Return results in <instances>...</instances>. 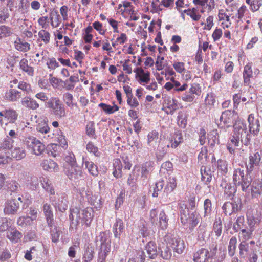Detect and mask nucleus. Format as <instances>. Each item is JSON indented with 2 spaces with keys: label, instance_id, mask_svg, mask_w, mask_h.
I'll use <instances>...</instances> for the list:
<instances>
[{
  "label": "nucleus",
  "instance_id": "1",
  "mask_svg": "<svg viewBox=\"0 0 262 262\" xmlns=\"http://www.w3.org/2000/svg\"><path fill=\"white\" fill-rule=\"evenodd\" d=\"M95 242L100 243L98 249L97 262H105L106 258L111 249L110 233L106 231L101 232L99 235L96 236Z\"/></svg>",
  "mask_w": 262,
  "mask_h": 262
},
{
  "label": "nucleus",
  "instance_id": "2",
  "mask_svg": "<svg viewBox=\"0 0 262 262\" xmlns=\"http://www.w3.org/2000/svg\"><path fill=\"white\" fill-rule=\"evenodd\" d=\"M180 219L184 226H188L190 229H193L198 224V215L193 212L189 213V208L184 202L179 203Z\"/></svg>",
  "mask_w": 262,
  "mask_h": 262
},
{
  "label": "nucleus",
  "instance_id": "3",
  "mask_svg": "<svg viewBox=\"0 0 262 262\" xmlns=\"http://www.w3.org/2000/svg\"><path fill=\"white\" fill-rule=\"evenodd\" d=\"M252 173L248 172L246 170V174H245L244 169L237 168L234 170L233 174V182L235 186H241L243 191L245 192L250 185L252 181L251 176Z\"/></svg>",
  "mask_w": 262,
  "mask_h": 262
},
{
  "label": "nucleus",
  "instance_id": "4",
  "mask_svg": "<svg viewBox=\"0 0 262 262\" xmlns=\"http://www.w3.org/2000/svg\"><path fill=\"white\" fill-rule=\"evenodd\" d=\"M234 136L239 139L241 142L247 146L250 143L251 135L247 130L245 124L241 122H236L233 125Z\"/></svg>",
  "mask_w": 262,
  "mask_h": 262
},
{
  "label": "nucleus",
  "instance_id": "5",
  "mask_svg": "<svg viewBox=\"0 0 262 262\" xmlns=\"http://www.w3.org/2000/svg\"><path fill=\"white\" fill-rule=\"evenodd\" d=\"M50 202L56 210L64 212L68 207V195L65 192H57L49 197Z\"/></svg>",
  "mask_w": 262,
  "mask_h": 262
},
{
  "label": "nucleus",
  "instance_id": "6",
  "mask_svg": "<svg viewBox=\"0 0 262 262\" xmlns=\"http://www.w3.org/2000/svg\"><path fill=\"white\" fill-rule=\"evenodd\" d=\"M217 250V245L212 247L210 251L204 248L199 249L193 254L194 262H208L215 256Z\"/></svg>",
  "mask_w": 262,
  "mask_h": 262
},
{
  "label": "nucleus",
  "instance_id": "7",
  "mask_svg": "<svg viewBox=\"0 0 262 262\" xmlns=\"http://www.w3.org/2000/svg\"><path fill=\"white\" fill-rule=\"evenodd\" d=\"M149 220L153 225H158L161 229L165 230L168 226V218L164 210H162L159 215L156 209L150 210Z\"/></svg>",
  "mask_w": 262,
  "mask_h": 262
},
{
  "label": "nucleus",
  "instance_id": "8",
  "mask_svg": "<svg viewBox=\"0 0 262 262\" xmlns=\"http://www.w3.org/2000/svg\"><path fill=\"white\" fill-rule=\"evenodd\" d=\"M47 104L52 113L57 118H62L66 116L64 105L58 98L51 97Z\"/></svg>",
  "mask_w": 262,
  "mask_h": 262
},
{
  "label": "nucleus",
  "instance_id": "9",
  "mask_svg": "<svg viewBox=\"0 0 262 262\" xmlns=\"http://www.w3.org/2000/svg\"><path fill=\"white\" fill-rule=\"evenodd\" d=\"M262 163V151L260 149H255L254 151H251L248 161L246 164V169L248 172L252 173L256 168L260 166Z\"/></svg>",
  "mask_w": 262,
  "mask_h": 262
},
{
  "label": "nucleus",
  "instance_id": "10",
  "mask_svg": "<svg viewBox=\"0 0 262 262\" xmlns=\"http://www.w3.org/2000/svg\"><path fill=\"white\" fill-rule=\"evenodd\" d=\"M164 240L169 244L173 252L179 255L184 253L185 249L184 241L180 238L167 234L164 237Z\"/></svg>",
  "mask_w": 262,
  "mask_h": 262
},
{
  "label": "nucleus",
  "instance_id": "11",
  "mask_svg": "<svg viewBox=\"0 0 262 262\" xmlns=\"http://www.w3.org/2000/svg\"><path fill=\"white\" fill-rule=\"evenodd\" d=\"M64 171L68 178L74 181L79 180L82 174L81 167L77 165L74 159L71 161L70 164H67L65 166Z\"/></svg>",
  "mask_w": 262,
  "mask_h": 262
},
{
  "label": "nucleus",
  "instance_id": "12",
  "mask_svg": "<svg viewBox=\"0 0 262 262\" xmlns=\"http://www.w3.org/2000/svg\"><path fill=\"white\" fill-rule=\"evenodd\" d=\"M15 199H10L6 201L4 205V212L5 214H15L17 212L20 204Z\"/></svg>",
  "mask_w": 262,
  "mask_h": 262
},
{
  "label": "nucleus",
  "instance_id": "13",
  "mask_svg": "<svg viewBox=\"0 0 262 262\" xmlns=\"http://www.w3.org/2000/svg\"><path fill=\"white\" fill-rule=\"evenodd\" d=\"M0 116L4 117V124L7 125L8 123H14L17 119L18 114L13 109H7L0 112Z\"/></svg>",
  "mask_w": 262,
  "mask_h": 262
},
{
  "label": "nucleus",
  "instance_id": "14",
  "mask_svg": "<svg viewBox=\"0 0 262 262\" xmlns=\"http://www.w3.org/2000/svg\"><path fill=\"white\" fill-rule=\"evenodd\" d=\"M43 212L46 218V220L49 227L54 226V215L51 205L46 203L43 204L42 207Z\"/></svg>",
  "mask_w": 262,
  "mask_h": 262
},
{
  "label": "nucleus",
  "instance_id": "15",
  "mask_svg": "<svg viewBox=\"0 0 262 262\" xmlns=\"http://www.w3.org/2000/svg\"><path fill=\"white\" fill-rule=\"evenodd\" d=\"M248 121L249 125V133L257 135L260 130V122L258 118H254L253 114L249 115Z\"/></svg>",
  "mask_w": 262,
  "mask_h": 262
},
{
  "label": "nucleus",
  "instance_id": "16",
  "mask_svg": "<svg viewBox=\"0 0 262 262\" xmlns=\"http://www.w3.org/2000/svg\"><path fill=\"white\" fill-rule=\"evenodd\" d=\"M95 247L92 244H88L85 247L84 252L83 255V260L84 262H90L94 258Z\"/></svg>",
  "mask_w": 262,
  "mask_h": 262
},
{
  "label": "nucleus",
  "instance_id": "17",
  "mask_svg": "<svg viewBox=\"0 0 262 262\" xmlns=\"http://www.w3.org/2000/svg\"><path fill=\"white\" fill-rule=\"evenodd\" d=\"M49 19L53 28L58 27L61 22V18L57 10L53 9L49 13Z\"/></svg>",
  "mask_w": 262,
  "mask_h": 262
},
{
  "label": "nucleus",
  "instance_id": "18",
  "mask_svg": "<svg viewBox=\"0 0 262 262\" xmlns=\"http://www.w3.org/2000/svg\"><path fill=\"white\" fill-rule=\"evenodd\" d=\"M220 121L229 126L234 121L233 112L229 110L223 112L220 118Z\"/></svg>",
  "mask_w": 262,
  "mask_h": 262
},
{
  "label": "nucleus",
  "instance_id": "19",
  "mask_svg": "<svg viewBox=\"0 0 262 262\" xmlns=\"http://www.w3.org/2000/svg\"><path fill=\"white\" fill-rule=\"evenodd\" d=\"M146 250L148 257L150 259H155L158 255L157 246L152 241L148 242L146 246Z\"/></svg>",
  "mask_w": 262,
  "mask_h": 262
},
{
  "label": "nucleus",
  "instance_id": "20",
  "mask_svg": "<svg viewBox=\"0 0 262 262\" xmlns=\"http://www.w3.org/2000/svg\"><path fill=\"white\" fill-rule=\"evenodd\" d=\"M220 186L224 188V194L227 196H233L236 192V186H232L231 183H227L226 181H222Z\"/></svg>",
  "mask_w": 262,
  "mask_h": 262
},
{
  "label": "nucleus",
  "instance_id": "21",
  "mask_svg": "<svg viewBox=\"0 0 262 262\" xmlns=\"http://www.w3.org/2000/svg\"><path fill=\"white\" fill-rule=\"evenodd\" d=\"M93 216V210L91 207H87L82 210V217L80 219L83 221L86 226H89Z\"/></svg>",
  "mask_w": 262,
  "mask_h": 262
},
{
  "label": "nucleus",
  "instance_id": "22",
  "mask_svg": "<svg viewBox=\"0 0 262 262\" xmlns=\"http://www.w3.org/2000/svg\"><path fill=\"white\" fill-rule=\"evenodd\" d=\"M41 166L43 169L49 171H57L59 169L57 164L51 159L44 160Z\"/></svg>",
  "mask_w": 262,
  "mask_h": 262
},
{
  "label": "nucleus",
  "instance_id": "23",
  "mask_svg": "<svg viewBox=\"0 0 262 262\" xmlns=\"http://www.w3.org/2000/svg\"><path fill=\"white\" fill-rule=\"evenodd\" d=\"M21 97V93L20 92L11 89L5 93V97L6 99L10 101H16Z\"/></svg>",
  "mask_w": 262,
  "mask_h": 262
},
{
  "label": "nucleus",
  "instance_id": "24",
  "mask_svg": "<svg viewBox=\"0 0 262 262\" xmlns=\"http://www.w3.org/2000/svg\"><path fill=\"white\" fill-rule=\"evenodd\" d=\"M113 232L116 238H120L123 232L124 225L123 221L120 219H117L113 225Z\"/></svg>",
  "mask_w": 262,
  "mask_h": 262
},
{
  "label": "nucleus",
  "instance_id": "25",
  "mask_svg": "<svg viewBox=\"0 0 262 262\" xmlns=\"http://www.w3.org/2000/svg\"><path fill=\"white\" fill-rule=\"evenodd\" d=\"M127 143L132 147L136 148L137 150L141 149L142 144L140 141L139 136L137 134L127 137Z\"/></svg>",
  "mask_w": 262,
  "mask_h": 262
},
{
  "label": "nucleus",
  "instance_id": "26",
  "mask_svg": "<svg viewBox=\"0 0 262 262\" xmlns=\"http://www.w3.org/2000/svg\"><path fill=\"white\" fill-rule=\"evenodd\" d=\"M21 103L24 106L33 110H36L39 107V104L36 100L28 97L24 98Z\"/></svg>",
  "mask_w": 262,
  "mask_h": 262
},
{
  "label": "nucleus",
  "instance_id": "27",
  "mask_svg": "<svg viewBox=\"0 0 262 262\" xmlns=\"http://www.w3.org/2000/svg\"><path fill=\"white\" fill-rule=\"evenodd\" d=\"M43 188L49 193V197L55 194V191L51 181L48 178H43L41 180Z\"/></svg>",
  "mask_w": 262,
  "mask_h": 262
},
{
  "label": "nucleus",
  "instance_id": "28",
  "mask_svg": "<svg viewBox=\"0 0 262 262\" xmlns=\"http://www.w3.org/2000/svg\"><path fill=\"white\" fill-rule=\"evenodd\" d=\"M169 141L170 143V147L171 148H177L183 142L182 134L180 132H176L173 136L169 140Z\"/></svg>",
  "mask_w": 262,
  "mask_h": 262
},
{
  "label": "nucleus",
  "instance_id": "29",
  "mask_svg": "<svg viewBox=\"0 0 262 262\" xmlns=\"http://www.w3.org/2000/svg\"><path fill=\"white\" fill-rule=\"evenodd\" d=\"M212 171L209 168L203 166L201 168V173L202 176V181L204 182L206 184L210 182L212 180Z\"/></svg>",
  "mask_w": 262,
  "mask_h": 262
},
{
  "label": "nucleus",
  "instance_id": "30",
  "mask_svg": "<svg viewBox=\"0 0 262 262\" xmlns=\"http://www.w3.org/2000/svg\"><path fill=\"white\" fill-rule=\"evenodd\" d=\"M252 195L253 197L257 198L262 193V181L255 180L253 182L252 185Z\"/></svg>",
  "mask_w": 262,
  "mask_h": 262
},
{
  "label": "nucleus",
  "instance_id": "31",
  "mask_svg": "<svg viewBox=\"0 0 262 262\" xmlns=\"http://www.w3.org/2000/svg\"><path fill=\"white\" fill-rule=\"evenodd\" d=\"M83 165L88 170L90 174L93 176H98L99 173L98 167L93 162L88 160L84 161L83 160Z\"/></svg>",
  "mask_w": 262,
  "mask_h": 262
},
{
  "label": "nucleus",
  "instance_id": "32",
  "mask_svg": "<svg viewBox=\"0 0 262 262\" xmlns=\"http://www.w3.org/2000/svg\"><path fill=\"white\" fill-rule=\"evenodd\" d=\"M252 63H248L244 67L243 72L244 82L247 85L250 83V79L252 76Z\"/></svg>",
  "mask_w": 262,
  "mask_h": 262
},
{
  "label": "nucleus",
  "instance_id": "33",
  "mask_svg": "<svg viewBox=\"0 0 262 262\" xmlns=\"http://www.w3.org/2000/svg\"><path fill=\"white\" fill-rule=\"evenodd\" d=\"M27 59L23 58L19 62V67L23 71L27 73L30 76H32L34 74V69L32 67L29 65Z\"/></svg>",
  "mask_w": 262,
  "mask_h": 262
},
{
  "label": "nucleus",
  "instance_id": "34",
  "mask_svg": "<svg viewBox=\"0 0 262 262\" xmlns=\"http://www.w3.org/2000/svg\"><path fill=\"white\" fill-rule=\"evenodd\" d=\"M170 146V143L169 140H164L161 142L160 145L158 147V150L161 152V154L157 156L158 160L161 159V157L167 153Z\"/></svg>",
  "mask_w": 262,
  "mask_h": 262
},
{
  "label": "nucleus",
  "instance_id": "35",
  "mask_svg": "<svg viewBox=\"0 0 262 262\" xmlns=\"http://www.w3.org/2000/svg\"><path fill=\"white\" fill-rule=\"evenodd\" d=\"M15 47L19 51L26 52L30 49V45L27 42L23 41L20 38L17 39L14 42Z\"/></svg>",
  "mask_w": 262,
  "mask_h": 262
},
{
  "label": "nucleus",
  "instance_id": "36",
  "mask_svg": "<svg viewBox=\"0 0 262 262\" xmlns=\"http://www.w3.org/2000/svg\"><path fill=\"white\" fill-rule=\"evenodd\" d=\"M32 219L29 216H21L17 220V224L18 226L26 228L28 226L32 225Z\"/></svg>",
  "mask_w": 262,
  "mask_h": 262
},
{
  "label": "nucleus",
  "instance_id": "37",
  "mask_svg": "<svg viewBox=\"0 0 262 262\" xmlns=\"http://www.w3.org/2000/svg\"><path fill=\"white\" fill-rule=\"evenodd\" d=\"M246 228L245 224L244 216L241 215L237 217L235 222L233 225V230L235 232H238L239 230Z\"/></svg>",
  "mask_w": 262,
  "mask_h": 262
},
{
  "label": "nucleus",
  "instance_id": "38",
  "mask_svg": "<svg viewBox=\"0 0 262 262\" xmlns=\"http://www.w3.org/2000/svg\"><path fill=\"white\" fill-rule=\"evenodd\" d=\"M219 135L216 129H213L208 134V143L211 147H213L215 144H219Z\"/></svg>",
  "mask_w": 262,
  "mask_h": 262
},
{
  "label": "nucleus",
  "instance_id": "39",
  "mask_svg": "<svg viewBox=\"0 0 262 262\" xmlns=\"http://www.w3.org/2000/svg\"><path fill=\"white\" fill-rule=\"evenodd\" d=\"M36 129L38 132L42 134H47L50 131V128L48 126L47 121L45 119H38V123L36 125Z\"/></svg>",
  "mask_w": 262,
  "mask_h": 262
},
{
  "label": "nucleus",
  "instance_id": "40",
  "mask_svg": "<svg viewBox=\"0 0 262 262\" xmlns=\"http://www.w3.org/2000/svg\"><path fill=\"white\" fill-rule=\"evenodd\" d=\"M21 237V233L15 229H11L7 233V237L12 242H17Z\"/></svg>",
  "mask_w": 262,
  "mask_h": 262
},
{
  "label": "nucleus",
  "instance_id": "41",
  "mask_svg": "<svg viewBox=\"0 0 262 262\" xmlns=\"http://www.w3.org/2000/svg\"><path fill=\"white\" fill-rule=\"evenodd\" d=\"M249 244L245 241H242L239 245V256L241 258L247 257L249 252Z\"/></svg>",
  "mask_w": 262,
  "mask_h": 262
},
{
  "label": "nucleus",
  "instance_id": "42",
  "mask_svg": "<svg viewBox=\"0 0 262 262\" xmlns=\"http://www.w3.org/2000/svg\"><path fill=\"white\" fill-rule=\"evenodd\" d=\"M114 171L113 174L116 178H120L122 176V165L119 159H115L113 163Z\"/></svg>",
  "mask_w": 262,
  "mask_h": 262
},
{
  "label": "nucleus",
  "instance_id": "43",
  "mask_svg": "<svg viewBox=\"0 0 262 262\" xmlns=\"http://www.w3.org/2000/svg\"><path fill=\"white\" fill-rule=\"evenodd\" d=\"M12 156L17 160H20L26 157V150L23 147H15L12 151Z\"/></svg>",
  "mask_w": 262,
  "mask_h": 262
},
{
  "label": "nucleus",
  "instance_id": "44",
  "mask_svg": "<svg viewBox=\"0 0 262 262\" xmlns=\"http://www.w3.org/2000/svg\"><path fill=\"white\" fill-rule=\"evenodd\" d=\"M237 238L235 236H232L229 242L228 247V254L230 256L234 255L236 248Z\"/></svg>",
  "mask_w": 262,
  "mask_h": 262
},
{
  "label": "nucleus",
  "instance_id": "45",
  "mask_svg": "<svg viewBox=\"0 0 262 262\" xmlns=\"http://www.w3.org/2000/svg\"><path fill=\"white\" fill-rule=\"evenodd\" d=\"M45 146L39 140L32 149V152L36 156L41 155L45 150Z\"/></svg>",
  "mask_w": 262,
  "mask_h": 262
},
{
  "label": "nucleus",
  "instance_id": "46",
  "mask_svg": "<svg viewBox=\"0 0 262 262\" xmlns=\"http://www.w3.org/2000/svg\"><path fill=\"white\" fill-rule=\"evenodd\" d=\"M38 141V140L34 137L28 136L24 138L23 143L27 146L28 149L32 150Z\"/></svg>",
  "mask_w": 262,
  "mask_h": 262
},
{
  "label": "nucleus",
  "instance_id": "47",
  "mask_svg": "<svg viewBox=\"0 0 262 262\" xmlns=\"http://www.w3.org/2000/svg\"><path fill=\"white\" fill-rule=\"evenodd\" d=\"M177 187L176 179L173 177H169L166 186L164 188V191L167 193L172 192Z\"/></svg>",
  "mask_w": 262,
  "mask_h": 262
},
{
  "label": "nucleus",
  "instance_id": "48",
  "mask_svg": "<svg viewBox=\"0 0 262 262\" xmlns=\"http://www.w3.org/2000/svg\"><path fill=\"white\" fill-rule=\"evenodd\" d=\"M154 162L148 161L143 163L141 167V173L149 175L154 168Z\"/></svg>",
  "mask_w": 262,
  "mask_h": 262
},
{
  "label": "nucleus",
  "instance_id": "49",
  "mask_svg": "<svg viewBox=\"0 0 262 262\" xmlns=\"http://www.w3.org/2000/svg\"><path fill=\"white\" fill-rule=\"evenodd\" d=\"M50 229V234L51 239L53 243H57L60 235V232L57 226L49 227Z\"/></svg>",
  "mask_w": 262,
  "mask_h": 262
},
{
  "label": "nucleus",
  "instance_id": "50",
  "mask_svg": "<svg viewBox=\"0 0 262 262\" xmlns=\"http://www.w3.org/2000/svg\"><path fill=\"white\" fill-rule=\"evenodd\" d=\"M247 3L250 5V8L253 12L258 11L262 6V0H250Z\"/></svg>",
  "mask_w": 262,
  "mask_h": 262
},
{
  "label": "nucleus",
  "instance_id": "51",
  "mask_svg": "<svg viewBox=\"0 0 262 262\" xmlns=\"http://www.w3.org/2000/svg\"><path fill=\"white\" fill-rule=\"evenodd\" d=\"M164 103L167 107L170 110V113L171 114L178 108L176 100L173 99L168 98L165 99Z\"/></svg>",
  "mask_w": 262,
  "mask_h": 262
},
{
  "label": "nucleus",
  "instance_id": "52",
  "mask_svg": "<svg viewBox=\"0 0 262 262\" xmlns=\"http://www.w3.org/2000/svg\"><path fill=\"white\" fill-rule=\"evenodd\" d=\"M38 37L39 38L38 40L40 39L46 45L49 43L50 40V34L46 30H41L39 31L38 32Z\"/></svg>",
  "mask_w": 262,
  "mask_h": 262
},
{
  "label": "nucleus",
  "instance_id": "53",
  "mask_svg": "<svg viewBox=\"0 0 262 262\" xmlns=\"http://www.w3.org/2000/svg\"><path fill=\"white\" fill-rule=\"evenodd\" d=\"M213 231L217 237L221 236L222 232V224L220 218L215 220L213 224Z\"/></svg>",
  "mask_w": 262,
  "mask_h": 262
},
{
  "label": "nucleus",
  "instance_id": "54",
  "mask_svg": "<svg viewBox=\"0 0 262 262\" xmlns=\"http://www.w3.org/2000/svg\"><path fill=\"white\" fill-rule=\"evenodd\" d=\"M217 167L222 174H225L228 172L227 162L224 160L219 159L217 161Z\"/></svg>",
  "mask_w": 262,
  "mask_h": 262
},
{
  "label": "nucleus",
  "instance_id": "55",
  "mask_svg": "<svg viewBox=\"0 0 262 262\" xmlns=\"http://www.w3.org/2000/svg\"><path fill=\"white\" fill-rule=\"evenodd\" d=\"M86 149L88 152L93 153L96 157L100 156L101 153L99 151L98 147L92 142H89L86 144Z\"/></svg>",
  "mask_w": 262,
  "mask_h": 262
},
{
  "label": "nucleus",
  "instance_id": "56",
  "mask_svg": "<svg viewBox=\"0 0 262 262\" xmlns=\"http://www.w3.org/2000/svg\"><path fill=\"white\" fill-rule=\"evenodd\" d=\"M241 231L242 241L246 242L251 238L253 229H246V228H245L241 230Z\"/></svg>",
  "mask_w": 262,
  "mask_h": 262
},
{
  "label": "nucleus",
  "instance_id": "57",
  "mask_svg": "<svg viewBox=\"0 0 262 262\" xmlns=\"http://www.w3.org/2000/svg\"><path fill=\"white\" fill-rule=\"evenodd\" d=\"M160 255L165 260H169L172 256L171 250L169 247L166 246L161 248Z\"/></svg>",
  "mask_w": 262,
  "mask_h": 262
},
{
  "label": "nucleus",
  "instance_id": "58",
  "mask_svg": "<svg viewBox=\"0 0 262 262\" xmlns=\"http://www.w3.org/2000/svg\"><path fill=\"white\" fill-rule=\"evenodd\" d=\"M183 12L189 16L194 21H198L201 18V15L196 13V9L195 8L184 10Z\"/></svg>",
  "mask_w": 262,
  "mask_h": 262
},
{
  "label": "nucleus",
  "instance_id": "59",
  "mask_svg": "<svg viewBox=\"0 0 262 262\" xmlns=\"http://www.w3.org/2000/svg\"><path fill=\"white\" fill-rule=\"evenodd\" d=\"M139 227V233L142 236L143 238L146 237L149 235V232L147 228L145 226V223L144 221L139 222L138 224Z\"/></svg>",
  "mask_w": 262,
  "mask_h": 262
},
{
  "label": "nucleus",
  "instance_id": "60",
  "mask_svg": "<svg viewBox=\"0 0 262 262\" xmlns=\"http://www.w3.org/2000/svg\"><path fill=\"white\" fill-rule=\"evenodd\" d=\"M12 34L11 28L6 26H0V39L10 36Z\"/></svg>",
  "mask_w": 262,
  "mask_h": 262
},
{
  "label": "nucleus",
  "instance_id": "61",
  "mask_svg": "<svg viewBox=\"0 0 262 262\" xmlns=\"http://www.w3.org/2000/svg\"><path fill=\"white\" fill-rule=\"evenodd\" d=\"M164 185V181L160 180L155 184V187L154 188V192L152 196L154 198H157L159 195V192L161 191Z\"/></svg>",
  "mask_w": 262,
  "mask_h": 262
},
{
  "label": "nucleus",
  "instance_id": "62",
  "mask_svg": "<svg viewBox=\"0 0 262 262\" xmlns=\"http://www.w3.org/2000/svg\"><path fill=\"white\" fill-rule=\"evenodd\" d=\"M204 216H208L211 214L212 211V203L209 199H207L204 202Z\"/></svg>",
  "mask_w": 262,
  "mask_h": 262
},
{
  "label": "nucleus",
  "instance_id": "63",
  "mask_svg": "<svg viewBox=\"0 0 262 262\" xmlns=\"http://www.w3.org/2000/svg\"><path fill=\"white\" fill-rule=\"evenodd\" d=\"M7 189L9 190L14 192L17 191L20 187L19 184L14 180H11L7 181L6 185Z\"/></svg>",
  "mask_w": 262,
  "mask_h": 262
},
{
  "label": "nucleus",
  "instance_id": "64",
  "mask_svg": "<svg viewBox=\"0 0 262 262\" xmlns=\"http://www.w3.org/2000/svg\"><path fill=\"white\" fill-rule=\"evenodd\" d=\"M18 88L26 94H29L31 91V85L24 81H20L18 83Z\"/></svg>",
  "mask_w": 262,
  "mask_h": 262
}]
</instances>
